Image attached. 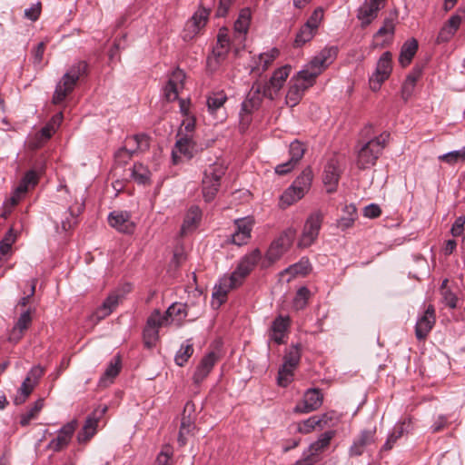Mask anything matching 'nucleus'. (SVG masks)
<instances>
[{"label":"nucleus","instance_id":"obj_58","mask_svg":"<svg viewBox=\"0 0 465 465\" xmlns=\"http://www.w3.org/2000/svg\"><path fill=\"white\" fill-rule=\"evenodd\" d=\"M316 30L311 28L309 25H304L302 26L300 31L297 33L294 45L295 46H302L305 43L311 41L315 34Z\"/></svg>","mask_w":465,"mask_h":465},{"label":"nucleus","instance_id":"obj_59","mask_svg":"<svg viewBox=\"0 0 465 465\" xmlns=\"http://www.w3.org/2000/svg\"><path fill=\"white\" fill-rule=\"evenodd\" d=\"M338 54V49L335 46L326 47L322 49L317 55L327 67L333 63Z\"/></svg>","mask_w":465,"mask_h":465},{"label":"nucleus","instance_id":"obj_56","mask_svg":"<svg viewBox=\"0 0 465 465\" xmlns=\"http://www.w3.org/2000/svg\"><path fill=\"white\" fill-rule=\"evenodd\" d=\"M320 423L321 420L318 419V416H312L309 419L297 423L296 430L302 434H308L316 428H319Z\"/></svg>","mask_w":465,"mask_h":465},{"label":"nucleus","instance_id":"obj_3","mask_svg":"<svg viewBox=\"0 0 465 465\" xmlns=\"http://www.w3.org/2000/svg\"><path fill=\"white\" fill-rule=\"evenodd\" d=\"M226 166L221 161L209 164L203 171L202 192L205 202H211L216 196L221 180L225 174Z\"/></svg>","mask_w":465,"mask_h":465},{"label":"nucleus","instance_id":"obj_54","mask_svg":"<svg viewBox=\"0 0 465 465\" xmlns=\"http://www.w3.org/2000/svg\"><path fill=\"white\" fill-rule=\"evenodd\" d=\"M151 173L146 166L142 163H134L132 169V177L135 182L145 184L150 181Z\"/></svg>","mask_w":465,"mask_h":465},{"label":"nucleus","instance_id":"obj_2","mask_svg":"<svg viewBox=\"0 0 465 465\" xmlns=\"http://www.w3.org/2000/svg\"><path fill=\"white\" fill-rule=\"evenodd\" d=\"M86 73L87 64L84 61H79L72 65L57 84L53 95V103L54 104H61L74 90L80 77L85 75Z\"/></svg>","mask_w":465,"mask_h":465},{"label":"nucleus","instance_id":"obj_38","mask_svg":"<svg viewBox=\"0 0 465 465\" xmlns=\"http://www.w3.org/2000/svg\"><path fill=\"white\" fill-rule=\"evenodd\" d=\"M202 218V211L198 206H192L186 215L184 217L182 228L181 234L186 235L187 233L194 231Z\"/></svg>","mask_w":465,"mask_h":465},{"label":"nucleus","instance_id":"obj_30","mask_svg":"<svg viewBox=\"0 0 465 465\" xmlns=\"http://www.w3.org/2000/svg\"><path fill=\"white\" fill-rule=\"evenodd\" d=\"M108 223L120 232L131 233L134 229V223L131 221V215L128 212H112L108 216Z\"/></svg>","mask_w":465,"mask_h":465},{"label":"nucleus","instance_id":"obj_44","mask_svg":"<svg viewBox=\"0 0 465 465\" xmlns=\"http://www.w3.org/2000/svg\"><path fill=\"white\" fill-rule=\"evenodd\" d=\"M334 435L335 432L333 430H329L322 433L316 441H314L309 446L306 451L308 453H312L314 456L320 457V453L322 452L324 449L329 446Z\"/></svg>","mask_w":465,"mask_h":465},{"label":"nucleus","instance_id":"obj_27","mask_svg":"<svg viewBox=\"0 0 465 465\" xmlns=\"http://www.w3.org/2000/svg\"><path fill=\"white\" fill-rule=\"evenodd\" d=\"M239 285L240 283H238L235 279H232L231 275L223 277L219 284L214 287L213 292V305L220 307L226 301L227 293Z\"/></svg>","mask_w":465,"mask_h":465},{"label":"nucleus","instance_id":"obj_31","mask_svg":"<svg viewBox=\"0 0 465 465\" xmlns=\"http://www.w3.org/2000/svg\"><path fill=\"white\" fill-rule=\"evenodd\" d=\"M186 304L182 302H174L168 307L163 315L161 314L163 323L164 325L175 324L181 326L183 320L187 316Z\"/></svg>","mask_w":465,"mask_h":465},{"label":"nucleus","instance_id":"obj_17","mask_svg":"<svg viewBox=\"0 0 465 465\" xmlns=\"http://www.w3.org/2000/svg\"><path fill=\"white\" fill-rule=\"evenodd\" d=\"M163 325L160 311L154 310L148 317L143 332V342L146 347L151 348L155 344L159 337V328Z\"/></svg>","mask_w":465,"mask_h":465},{"label":"nucleus","instance_id":"obj_25","mask_svg":"<svg viewBox=\"0 0 465 465\" xmlns=\"http://www.w3.org/2000/svg\"><path fill=\"white\" fill-rule=\"evenodd\" d=\"M436 322L435 309L430 304L415 326V335L420 341L425 340Z\"/></svg>","mask_w":465,"mask_h":465},{"label":"nucleus","instance_id":"obj_43","mask_svg":"<svg viewBox=\"0 0 465 465\" xmlns=\"http://www.w3.org/2000/svg\"><path fill=\"white\" fill-rule=\"evenodd\" d=\"M418 50V42L415 39H411L403 44L401 49L399 63L401 66L406 67L409 65Z\"/></svg>","mask_w":465,"mask_h":465},{"label":"nucleus","instance_id":"obj_33","mask_svg":"<svg viewBox=\"0 0 465 465\" xmlns=\"http://www.w3.org/2000/svg\"><path fill=\"white\" fill-rule=\"evenodd\" d=\"M341 171L338 161L334 158L330 159L325 165L322 178L327 193H331L336 191Z\"/></svg>","mask_w":465,"mask_h":465},{"label":"nucleus","instance_id":"obj_47","mask_svg":"<svg viewBox=\"0 0 465 465\" xmlns=\"http://www.w3.org/2000/svg\"><path fill=\"white\" fill-rule=\"evenodd\" d=\"M410 426V420L402 421L394 426L391 433L388 436L386 442L383 444L381 450H390L392 449L394 443L400 439Z\"/></svg>","mask_w":465,"mask_h":465},{"label":"nucleus","instance_id":"obj_60","mask_svg":"<svg viewBox=\"0 0 465 465\" xmlns=\"http://www.w3.org/2000/svg\"><path fill=\"white\" fill-rule=\"evenodd\" d=\"M323 18V9L322 7L316 8L312 15L309 17L306 25H309L311 28L317 30L321 21Z\"/></svg>","mask_w":465,"mask_h":465},{"label":"nucleus","instance_id":"obj_32","mask_svg":"<svg viewBox=\"0 0 465 465\" xmlns=\"http://www.w3.org/2000/svg\"><path fill=\"white\" fill-rule=\"evenodd\" d=\"M384 6L378 0H365L358 11V19L362 26L369 25L377 16L378 12Z\"/></svg>","mask_w":465,"mask_h":465},{"label":"nucleus","instance_id":"obj_5","mask_svg":"<svg viewBox=\"0 0 465 465\" xmlns=\"http://www.w3.org/2000/svg\"><path fill=\"white\" fill-rule=\"evenodd\" d=\"M313 178L311 167H306L281 197L282 205H292L309 191Z\"/></svg>","mask_w":465,"mask_h":465},{"label":"nucleus","instance_id":"obj_29","mask_svg":"<svg viewBox=\"0 0 465 465\" xmlns=\"http://www.w3.org/2000/svg\"><path fill=\"white\" fill-rule=\"evenodd\" d=\"M290 327V318L279 315L272 322L269 330V339L277 344L284 343V338Z\"/></svg>","mask_w":465,"mask_h":465},{"label":"nucleus","instance_id":"obj_62","mask_svg":"<svg viewBox=\"0 0 465 465\" xmlns=\"http://www.w3.org/2000/svg\"><path fill=\"white\" fill-rule=\"evenodd\" d=\"M464 225H465V216H459L455 222L453 223L450 233L454 237H458L462 234L464 231Z\"/></svg>","mask_w":465,"mask_h":465},{"label":"nucleus","instance_id":"obj_50","mask_svg":"<svg viewBox=\"0 0 465 465\" xmlns=\"http://www.w3.org/2000/svg\"><path fill=\"white\" fill-rule=\"evenodd\" d=\"M319 75V70L317 72H314L312 69H311L308 65H306V68L300 71L298 73L297 77L295 78L294 82L298 84L306 86V89L312 86L315 83L316 77Z\"/></svg>","mask_w":465,"mask_h":465},{"label":"nucleus","instance_id":"obj_28","mask_svg":"<svg viewBox=\"0 0 465 465\" xmlns=\"http://www.w3.org/2000/svg\"><path fill=\"white\" fill-rule=\"evenodd\" d=\"M185 74L183 70L176 69L173 72L168 83L164 87V96L168 102L175 101L178 98L180 90L183 88Z\"/></svg>","mask_w":465,"mask_h":465},{"label":"nucleus","instance_id":"obj_7","mask_svg":"<svg viewBox=\"0 0 465 465\" xmlns=\"http://www.w3.org/2000/svg\"><path fill=\"white\" fill-rule=\"evenodd\" d=\"M323 219L324 213L320 210L312 212L308 216L298 242L300 248H307L314 243L319 236Z\"/></svg>","mask_w":465,"mask_h":465},{"label":"nucleus","instance_id":"obj_11","mask_svg":"<svg viewBox=\"0 0 465 465\" xmlns=\"http://www.w3.org/2000/svg\"><path fill=\"white\" fill-rule=\"evenodd\" d=\"M391 53L385 52L377 62L376 70L370 78L371 90L377 91L381 84L389 78L392 70Z\"/></svg>","mask_w":465,"mask_h":465},{"label":"nucleus","instance_id":"obj_64","mask_svg":"<svg viewBox=\"0 0 465 465\" xmlns=\"http://www.w3.org/2000/svg\"><path fill=\"white\" fill-rule=\"evenodd\" d=\"M41 14V4L36 3L33 5L30 8L25 10V16L31 20L36 21Z\"/></svg>","mask_w":465,"mask_h":465},{"label":"nucleus","instance_id":"obj_40","mask_svg":"<svg viewBox=\"0 0 465 465\" xmlns=\"http://www.w3.org/2000/svg\"><path fill=\"white\" fill-rule=\"evenodd\" d=\"M358 218L357 208L354 204H346L342 209V215L337 220V227L345 231L353 226Z\"/></svg>","mask_w":465,"mask_h":465},{"label":"nucleus","instance_id":"obj_22","mask_svg":"<svg viewBox=\"0 0 465 465\" xmlns=\"http://www.w3.org/2000/svg\"><path fill=\"white\" fill-rule=\"evenodd\" d=\"M323 401V395L319 389H309L303 395L302 401L296 404L294 411L297 413H309L318 410Z\"/></svg>","mask_w":465,"mask_h":465},{"label":"nucleus","instance_id":"obj_24","mask_svg":"<svg viewBox=\"0 0 465 465\" xmlns=\"http://www.w3.org/2000/svg\"><path fill=\"white\" fill-rule=\"evenodd\" d=\"M220 356L216 351H210L205 354L197 365L193 376L195 384L202 383L212 371L214 365L219 361Z\"/></svg>","mask_w":465,"mask_h":465},{"label":"nucleus","instance_id":"obj_41","mask_svg":"<svg viewBox=\"0 0 465 465\" xmlns=\"http://www.w3.org/2000/svg\"><path fill=\"white\" fill-rule=\"evenodd\" d=\"M312 270L311 263L309 259L302 258L298 262L289 266L284 271L281 272L282 276L290 274L291 276L287 278V282H290L293 277L301 275H307Z\"/></svg>","mask_w":465,"mask_h":465},{"label":"nucleus","instance_id":"obj_6","mask_svg":"<svg viewBox=\"0 0 465 465\" xmlns=\"http://www.w3.org/2000/svg\"><path fill=\"white\" fill-rule=\"evenodd\" d=\"M301 345L294 344L290 347L283 357V364L278 371V385L287 387L292 381L293 371L301 361Z\"/></svg>","mask_w":465,"mask_h":465},{"label":"nucleus","instance_id":"obj_53","mask_svg":"<svg viewBox=\"0 0 465 465\" xmlns=\"http://www.w3.org/2000/svg\"><path fill=\"white\" fill-rule=\"evenodd\" d=\"M44 407V400L38 399L34 405L24 414L21 415L20 424L23 427L27 426L32 420L36 418L37 414Z\"/></svg>","mask_w":465,"mask_h":465},{"label":"nucleus","instance_id":"obj_39","mask_svg":"<svg viewBox=\"0 0 465 465\" xmlns=\"http://www.w3.org/2000/svg\"><path fill=\"white\" fill-rule=\"evenodd\" d=\"M121 370V359L115 356L107 365L104 374L99 380V386L108 387L114 382L115 377L119 374Z\"/></svg>","mask_w":465,"mask_h":465},{"label":"nucleus","instance_id":"obj_55","mask_svg":"<svg viewBox=\"0 0 465 465\" xmlns=\"http://www.w3.org/2000/svg\"><path fill=\"white\" fill-rule=\"evenodd\" d=\"M439 161L444 162L450 165H454L459 162L465 161V145L457 151H451L447 153L441 154L438 157Z\"/></svg>","mask_w":465,"mask_h":465},{"label":"nucleus","instance_id":"obj_45","mask_svg":"<svg viewBox=\"0 0 465 465\" xmlns=\"http://www.w3.org/2000/svg\"><path fill=\"white\" fill-rule=\"evenodd\" d=\"M279 54L280 51L275 47L266 53L260 54L258 60L255 62L256 65L252 71L257 70L260 73L266 71Z\"/></svg>","mask_w":465,"mask_h":465},{"label":"nucleus","instance_id":"obj_51","mask_svg":"<svg viewBox=\"0 0 465 465\" xmlns=\"http://www.w3.org/2000/svg\"><path fill=\"white\" fill-rule=\"evenodd\" d=\"M306 90V86L298 84L297 83L293 82L287 92L286 104L291 107L298 104Z\"/></svg>","mask_w":465,"mask_h":465},{"label":"nucleus","instance_id":"obj_57","mask_svg":"<svg viewBox=\"0 0 465 465\" xmlns=\"http://www.w3.org/2000/svg\"><path fill=\"white\" fill-rule=\"evenodd\" d=\"M62 117L63 116L61 113L54 116L52 122L41 129L39 134L40 139L44 141L50 139L53 134L55 132L56 126L60 124Z\"/></svg>","mask_w":465,"mask_h":465},{"label":"nucleus","instance_id":"obj_46","mask_svg":"<svg viewBox=\"0 0 465 465\" xmlns=\"http://www.w3.org/2000/svg\"><path fill=\"white\" fill-rule=\"evenodd\" d=\"M421 70L420 68H414L413 71L406 77L402 87L401 96L407 101L413 94L416 83L420 77Z\"/></svg>","mask_w":465,"mask_h":465},{"label":"nucleus","instance_id":"obj_4","mask_svg":"<svg viewBox=\"0 0 465 465\" xmlns=\"http://www.w3.org/2000/svg\"><path fill=\"white\" fill-rule=\"evenodd\" d=\"M230 50V39L225 28L219 31L217 43L212 53L207 56L206 69L210 74H214L224 67Z\"/></svg>","mask_w":465,"mask_h":465},{"label":"nucleus","instance_id":"obj_61","mask_svg":"<svg viewBox=\"0 0 465 465\" xmlns=\"http://www.w3.org/2000/svg\"><path fill=\"white\" fill-rule=\"evenodd\" d=\"M173 452L169 447H164L157 455L155 460V465H170V460L172 458Z\"/></svg>","mask_w":465,"mask_h":465},{"label":"nucleus","instance_id":"obj_12","mask_svg":"<svg viewBox=\"0 0 465 465\" xmlns=\"http://www.w3.org/2000/svg\"><path fill=\"white\" fill-rule=\"evenodd\" d=\"M290 71L291 67L288 65L275 70L269 82L262 84L263 96L270 100H274L288 78Z\"/></svg>","mask_w":465,"mask_h":465},{"label":"nucleus","instance_id":"obj_13","mask_svg":"<svg viewBox=\"0 0 465 465\" xmlns=\"http://www.w3.org/2000/svg\"><path fill=\"white\" fill-rule=\"evenodd\" d=\"M290 71L291 67L288 65L275 70L269 82L262 84L263 96L270 100H274L288 78Z\"/></svg>","mask_w":465,"mask_h":465},{"label":"nucleus","instance_id":"obj_36","mask_svg":"<svg viewBox=\"0 0 465 465\" xmlns=\"http://www.w3.org/2000/svg\"><path fill=\"white\" fill-rule=\"evenodd\" d=\"M121 299L122 295L118 292H114L110 293L102 305L94 312L93 317L95 318L96 321L104 319L118 306Z\"/></svg>","mask_w":465,"mask_h":465},{"label":"nucleus","instance_id":"obj_15","mask_svg":"<svg viewBox=\"0 0 465 465\" xmlns=\"http://www.w3.org/2000/svg\"><path fill=\"white\" fill-rule=\"evenodd\" d=\"M210 15V9L200 6L193 14L192 18L186 23L184 30V39L191 40L197 35L206 25Z\"/></svg>","mask_w":465,"mask_h":465},{"label":"nucleus","instance_id":"obj_9","mask_svg":"<svg viewBox=\"0 0 465 465\" xmlns=\"http://www.w3.org/2000/svg\"><path fill=\"white\" fill-rule=\"evenodd\" d=\"M295 236L296 230L292 227H289L271 243L266 253V258L270 261V262H274L282 256V254L292 244Z\"/></svg>","mask_w":465,"mask_h":465},{"label":"nucleus","instance_id":"obj_8","mask_svg":"<svg viewBox=\"0 0 465 465\" xmlns=\"http://www.w3.org/2000/svg\"><path fill=\"white\" fill-rule=\"evenodd\" d=\"M262 84L256 81L252 84L246 99L242 104L240 118L242 124H248L251 121V114L259 109L262 101Z\"/></svg>","mask_w":465,"mask_h":465},{"label":"nucleus","instance_id":"obj_1","mask_svg":"<svg viewBox=\"0 0 465 465\" xmlns=\"http://www.w3.org/2000/svg\"><path fill=\"white\" fill-rule=\"evenodd\" d=\"M390 139V133L383 132L363 143H359L356 155V165L364 170L375 165Z\"/></svg>","mask_w":465,"mask_h":465},{"label":"nucleus","instance_id":"obj_49","mask_svg":"<svg viewBox=\"0 0 465 465\" xmlns=\"http://www.w3.org/2000/svg\"><path fill=\"white\" fill-rule=\"evenodd\" d=\"M35 387V381H31V377H26L18 391V394L14 399V403L15 405L23 404L32 393Z\"/></svg>","mask_w":465,"mask_h":465},{"label":"nucleus","instance_id":"obj_19","mask_svg":"<svg viewBox=\"0 0 465 465\" xmlns=\"http://www.w3.org/2000/svg\"><path fill=\"white\" fill-rule=\"evenodd\" d=\"M375 435L376 428L361 430L350 447L349 455L351 457L361 456L369 447L375 443Z\"/></svg>","mask_w":465,"mask_h":465},{"label":"nucleus","instance_id":"obj_26","mask_svg":"<svg viewBox=\"0 0 465 465\" xmlns=\"http://www.w3.org/2000/svg\"><path fill=\"white\" fill-rule=\"evenodd\" d=\"M239 285L240 283H238L235 279H232L231 275L223 277L219 284L214 287L213 292V305L220 307L226 301L227 293Z\"/></svg>","mask_w":465,"mask_h":465},{"label":"nucleus","instance_id":"obj_20","mask_svg":"<svg viewBox=\"0 0 465 465\" xmlns=\"http://www.w3.org/2000/svg\"><path fill=\"white\" fill-rule=\"evenodd\" d=\"M261 256V252L258 249L245 255L241 260L234 272L231 274L232 279H235L236 282L241 285L243 279L253 270L255 265L258 263Z\"/></svg>","mask_w":465,"mask_h":465},{"label":"nucleus","instance_id":"obj_23","mask_svg":"<svg viewBox=\"0 0 465 465\" xmlns=\"http://www.w3.org/2000/svg\"><path fill=\"white\" fill-rule=\"evenodd\" d=\"M235 231L231 235V242L242 246L251 239V232L253 226V220L251 217H244L234 221Z\"/></svg>","mask_w":465,"mask_h":465},{"label":"nucleus","instance_id":"obj_42","mask_svg":"<svg viewBox=\"0 0 465 465\" xmlns=\"http://www.w3.org/2000/svg\"><path fill=\"white\" fill-rule=\"evenodd\" d=\"M397 20V14L395 13L393 15H390L386 17L383 21L382 26L378 30L375 34L374 38L377 39L381 36H385V39L382 41L381 45L389 43L394 35L395 31V21Z\"/></svg>","mask_w":465,"mask_h":465},{"label":"nucleus","instance_id":"obj_35","mask_svg":"<svg viewBox=\"0 0 465 465\" xmlns=\"http://www.w3.org/2000/svg\"><path fill=\"white\" fill-rule=\"evenodd\" d=\"M32 323V317L29 311L23 312L11 330L8 341L13 343H17L24 336L25 331L29 328Z\"/></svg>","mask_w":465,"mask_h":465},{"label":"nucleus","instance_id":"obj_10","mask_svg":"<svg viewBox=\"0 0 465 465\" xmlns=\"http://www.w3.org/2000/svg\"><path fill=\"white\" fill-rule=\"evenodd\" d=\"M148 147V137L145 134H135L128 137L125 141V146L115 153V161L125 163L136 151L145 150Z\"/></svg>","mask_w":465,"mask_h":465},{"label":"nucleus","instance_id":"obj_63","mask_svg":"<svg viewBox=\"0 0 465 465\" xmlns=\"http://www.w3.org/2000/svg\"><path fill=\"white\" fill-rule=\"evenodd\" d=\"M381 210L378 204L371 203L364 207L363 215L367 218L374 219L381 215Z\"/></svg>","mask_w":465,"mask_h":465},{"label":"nucleus","instance_id":"obj_48","mask_svg":"<svg viewBox=\"0 0 465 465\" xmlns=\"http://www.w3.org/2000/svg\"><path fill=\"white\" fill-rule=\"evenodd\" d=\"M227 101V95L223 91L213 93L207 98L208 111L212 114H216Z\"/></svg>","mask_w":465,"mask_h":465},{"label":"nucleus","instance_id":"obj_34","mask_svg":"<svg viewBox=\"0 0 465 465\" xmlns=\"http://www.w3.org/2000/svg\"><path fill=\"white\" fill-rule=\"evenodd\" d=\"M84 193H82L80 198L76 197L75 203L68 207V213L70 217H66L62 221V230L67 232L73 229L78 223V216L84 212L85 206Z\"/></svg>","mask_w":465,"mask_h":465},{"label":"nucleus","instance_id":"obj_21","mask_svg":"<svg viewBox=\"0 0 465 465\" xmlns=\"http://www.w3.org/2000/svg\"><path fill=\"white\" fill-rule=\"evenodd\" d=\"M77 428V421H72L64 425L58 431L57 436L47 445V449L58 452L66 448L72 440V437Z\"/></svg>","mask_w":465,"mask_h":465},{"label":"nucleus","instance_id":"obj_37","mask_svg":"<svg viewBox=\"0 0 465 465\" xmlns=\"http://www.w3.org/2000/svg\"><path fill=\"white\" fill-rule=\"evenodd\" d=\"M37 182L38 178L36 173L33 170L28 171L25 174L19 185L16 187L15 193L11 198L12 203L16 204L19 202L21 196L28 191L29 187H34L36 185Z\"/></svg>","mask_w":465,"mask_h":465},{"label":"nucleus","instance_id":"obj_18","mask_svg":"<svg viewBox=\"0 0 465 465\" xmlns=\"http://www.w3.org/2000/svg\"><path fill=\"white\" fill-rule=\"evenodd\" d=\"M306 148L302 143L298 140L292 142L289 148V153L291 156L290 160L286 163L278 164L275 167V173L280 175H284L290 173L303 157Z\"/></svg>","mask_w":465,"mask_h":465},{"label":"nucleus","instance_id":"obj_14","mask_svg":"<svg viewBox=\"0 0 465 465\" xmlns=\"http://www.w3.org/2000/svg\"><path fill=\"white\" fill-rule=\"evenodd\" d=\"M198 152L196 143L193 140L191 134L181 136L175 143L172 151L173 163H179L181 155L186 159H192Z\"/></svg>","mask_w":465,"mask_h":465},{"label":"nucleus","instance_id":"obj_52","mask_svg":"<svg viewBox=\"0 0 465 465\" xmlns=\"http://www.w3.org/2000/svg\"><path fill=\"white\" fill-rule=\"evenodd\" d=\"M193 346L191 342V340H187L185 344H183L179 351H177L174 361L178 366H184L188 360L193 353Z\"/></svg>","mask_w":465,"mask_h":465},{"label":"nucleus","instance_id":"obj_16","mask_svg":"<svg viewBox=\"0 0 465 465\" xmlns=\"http://www.w3.org/2000/svg\"><path fill=\"white\" fill-rule=\"evenodd\" d=\"M107 407L94 410L85 420L84 425L78 432L77 440L79 443H86L96 433V428L100 419L104 415Z\"/></svg>","mask_w":465,"mask_h":465}]
</instances>
